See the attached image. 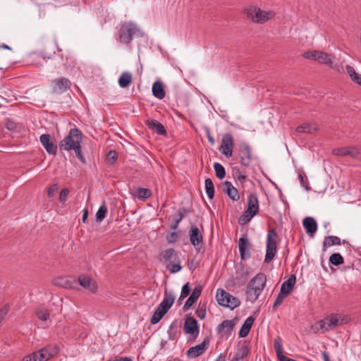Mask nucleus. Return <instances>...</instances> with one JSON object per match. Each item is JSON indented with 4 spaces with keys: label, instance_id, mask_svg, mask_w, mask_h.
<instances>
[{
    "label": "nucleus",
    "instance_id": "1",
    "mask_svg": "<svg viewBox=\"0 0 361 361\" xmlns=\"http://www.w3.org/2000/svg\"><path fill=\"white\" fill-rule=\"evenodd\" d=\"M82 134L77 128H71L68 134L59 142V147L61 151H74L77 158L82 163L86 164V159L82 152Z\"/></svg>",
    "mask_w": 361,
    "mask_h": 361
},
{
    "label": "nucleus",
    "instance_id": "2",
    "mask_svg": "<svg viewBox=\"0 0 361 361\" xmlns=\"http://www.w3.org/2000/svg\"><path fill=\"white\" fill-rule=\"evenodd\" d=\"M144 33L132 22H125L116 34V40L124 44L131 42L133 37H142Z\"/></svg>",
    "mask_w": 361,
    "mask_h": 361
},
{
    "label": "nucleus",
    "instance_id": "3",
    "mask_svg": "<svg viewBox=\"0 0 361 361\" xmlns=\"http://www.w3.org/2000/svg\"><path fill=\"white\" fill-rule=\"evenodd\" d=\"M159 261L166 263V268L171 274H176L182 269L178 252L173 248L163 250L159 255Z\"/></svg>",
    "mask_w": 361,
    "mask_h": 361
},
{
    "label": "nucleus",
    "instance_id": "4",
    "mask_svg": "<svg viewBox=\"0 0 361 361\" xmlns=\"http://www.w3.org/2000/svg\"><path fill=\"white\" fill-rule=\"evenodd\" d=\"M259 212V202L257 196L252 193L247 199V208L244 213L239 217L238 223L240 225H245L250 221Z\"/></svg>",
    "mask_w": 361,
    "mask_h": 361
},
{
    "label": "nucleus",
    "instance_id": "5",
    "mask_svg": "<svg viewBox=\"0 0 361 361\" xmlns=\"http://www.w3.org/2000/svg\"><path fill=\"white\" fill-rule=\"evenodd\" d=\"M247 17L253 22L262 24L272 18L275 13L272 11H262L259 8L250 6L246 10Z\"/></svg>",
    "mask_w": 361,
    "mask_h": 361
},
{
    "label": "nucleus",
    "instance_id": "6",
    "mask_svg": "<svg viewBox=\"0 0 361 361\" xmlns=\"http://www.w3.org/2000/svg\"><path fill=\"white\" fill-rule=\"evenodd\" d=\"M302 56L305 59L317 61L319 63H322L332 68L336 69L338 71H339L338 65H334L332 61L333 56L326 52L312 50L305 51Z\"/></svg>",
    "mask_w": 361,
    "mask_h": 361
},
{
    "label": "nucleus",
    "instance_id": "7",
    "mask_svg": "<svg viewBox=\"0 0 361 361\" xmlns=\"http://www.w3.org/2000/svg\"><path fill=\"white\" fill-rule=\"evenodd\" d=\"M216 299L219 305L229 307L231 310H233L240 305V301L238 298L223 289L217 290Z\"/></svg>",
    "mask_w": 361,
    "mask_h": 361
},
{
    "label": "nucleus",
    "instance_id": "8",
    "mask_svg": "<svg viewBox=\"0 0 361 361\" xmlns=\"http://www.w3.org/2000/svg\"><path fill=\"white\" fill-rule=\"evenodd\" d=\"M276 231L274 229L270 230L267 236L264 263H269L275 257L276 253Z\"/></svg>",
    "mask_w": 361,
    "mask_h": 361
},
{
    "label": "nucleus",
    "instance_id": "9",
    "mask_svg": "<svg viewBox=\"0 0 361 361\" xmlns=\"http://www.w3.org/2000/svg\"><path fill=\"white\" fill-rule=\"evenodd\" d=\"M341 324V316L336 314H331L317 322L319 329L322 333L332 330Z\"/></svg>",
    "mask_w": 361,
    "mask_h": 361
},
{
    "label": "nucleus",
    "instance_id": "10",
    "mask_svg": "<svg viewBox=\"0 0 361 361\" xmlns=\"http://www.w3.org/2000/svg\"><path fill=\"white\" fill-rule=\"evenodd\" d=\"M238 156L240 157V163L243 167H248L252 161V152L250 145L242 142L238 146Z\"/></svg>",
    "mask_w": 361,
    "mask_h": 361
},
{
    "label": "nucleus",
    "instance_id": "11",
    "mask_svg": "<svg viewBox=\"0 0 361 361\" xmlns=\"http://www.w3.org/2000/svg\"><path fill=\"white\" fill-rule=\"evenodd\" d=\"M51 85L54 94H62L70 89L71 82L68 78H60L52 80Z\"/></svg>",
    "mask_w": 361,
    "mask_h": 361
},
{
    "label": "nucleus",
    "instance_id": "12",
    "mask_svg": "<svg viewBox=\"0 0 361 361\" xmlns=\"http://www.w3.org/2000/svg\"><path fill=\"white\" fill-rule=\"evenodd\" d=\"M39 56H40L45 61H47V59H51V62L54 69H59L61 67H63L64 70H68L69 67L71 66V63L68 61L69 58L66 56L64 59L63 54L60 55L59 56H55L52 58L49 56H47L42 51L39 54Z\"/></svg>",
    "mask_w": 361,
    "mask_h": 361
},
{
    "label": "nucleus",
    "instance_id": "13",
    "mask_svg": "<svg viewBox=\"0 0 361 361\" xmlns=\"http://www.w3.org/2000/svg\"><path fill=\"white\" fill-rule=\"evenodd\" d=\"M189 237L190 243L195 247L197 251H200L203 247V235L199 228L192 225L189 230Z\"/></svg>",
    "mask_w": 361,
    "mask_h": 361
},
{
    "label": "nucleus",
    "instance_id": "14",
    "mask_svg": "<svg viewBox=\"0 0 361 361\" xmlns=\"http://www.w3.org/2000/svg\"><path fill=\"white\" fill-rule=\"evenodd\" d=\"M233 137L232 135L226 133L222 137L219 150L226 157L229 158L233 154Z\"/></svg>",
    "mask_w": 361,
    "mask_h": 361
},
{
    "label": "nucleus",
    "instance_id": "15",
    "mask_svg": "<svg viewBox=\"0 0 361 361\" xmlns=\"http://www.w3.org/2000/svg\"><path fill=\"white\" fill-rule=\"evenodd\" d=\"M209 345V338L208 336H206L201 343L190 348L185 354L188 358H196L205 352Z\"/></svg>",
    "mask_w": 361,
    "mask_h": 361
},
{
    "label": "nucleus",
    "instance_id": "16",
    "mask_svg": "<svg viewBox=\"0 0 361 361\" xmlns=\"http://www.w3.org/2000/svg\"><path fill=\"white\" fill-rule=\"evenodd\" d=\"M39 141L49 154L56 155L57 154L58 147L56 145H54L51 135L48 133L41 135Z\"/></svg>",
    "mask_w": 361,
    "mask_h": 361
},
{
    "label": "nucleus",
    "instance_id": "17",
    "mask_svg": "<svg viewBox=\"0 0 361 361\" xmlns=\"http://www.w3.org/2000/svg\"><path fill=\"white\" fill-rule=\"evenodd\" d=\"M183 330L185 334L196 338L199 334V326L197 320L193 317H187L185 319Z\"/></svg>",
    "mask_w": 361,
    "mask_h": 361
},
{
    "label": "nucleus",
    "instance_id": "18",
    "mask_svg": "<svg viewBox=\"0 0 361 361\" xmlns=\"http://www.w3.org/2000/svg\"><path fill=\"white\" fill-rule=\"evenodd\" d=\"M175 298L176 296L173 290H168L166 289L164 299L157 307L166 313L173 305Z\"/></svg>",
    "mask_w": 361,
    "mask_h": 361
},
{
    "label": "nucleus",
    "instance_id": "19",
    "mask_svg": "<svg viewBox=\"0 0 361 361\" xmlns=\"http://www.w3.org/2000/svg\"><path fill=\"white\" fill-rule=\"evenodd\" d=\"M53 283L54 286L70 289L75 288L77 285V282L75 279H71L68 276L57 277L54 279Z\"/></svg>",
    "mask_w": 361,
    "mask_h": 361
},
{
    "label": "nucleus",
    "instance_id": "20",
    "mask_svg": "<svg viewBox=\"0 0 361 361\" xmlns=\"http://www.w3.org/2000/svg\"><path fill=\"white\" fill-rule=\"evenodd\" d=\"M79 284L83 288L88 289L92 293H95L98 289L97 283L87 275H81L78 277Z\"/></svg>",
    "mask_w": 361,
    "mask_h": 361
},
{
    "label": "nucleus",
    "instance_id": "21",
    "mask_svg": "<svg viewBox=\"0 0 361 361\" xmlns=\"http://www.w3.org/2000/svg\"><path fill=\"white\" fill-rule=\"evenodd\" d=\"M302 225L305 229L307 234L313 237L317 231V223L313 217H305L302 221Z\"/></svg>",
    "mask_w": 361,
    "mask_h": 361
},
{
    "label": "nucleus",
    "instance_id": "22",
    "mask_svg": "<svg viewBox=\"0 0 361 361\" xmlns=\"http://www.w3.org/2000/svg\"><path fill=\"white\" fill-rule=\"evenodd\" d=\"M202 286L201 285H197L192 290L191 295L186 300L185 305H183V310H188L200 298L202 292Z\"/></svg>",
    "mask_w": 361,
    "mask_h": 361
},
{
    "label": "nucleus",
    "instance_id": "23",
    "mask_svg": "<svg viewBox=\"0 0 361 361\" xmlns=\"http://www.w3.org/2000/svg\"><path fill=\"white\" fill-rule=\"evenodd\" d=\"M267 282V276L263 273L257 274L254 278H252L250 283L261 293L264 290Z\"/></svg>",
    "mask_w": 361,
    "mask_h": 361
},
{
    "label": "nucleus",
    "instance_id": "24",
    "mask_svg": "<svg viewBox=\"0 0 361 361\" xmlns=\"http://www.w3.org/2000/svg\"><path fill=\"white\" fill-rule=\"evenodd\" d=\"M296 283V276L295 274H291L288 279L283 282L281 286V294L289 295L293 291L295 284Z\"/></svg>",
    "mask_w": 361,
    "mask_h": 361
},
{
    "label": "nucleus",
    "instance_id": "25",
    "mask_svg": "<svg viewBox=\"0 0 361 361\" xmlns=\"http://www.w3.org/2000/svg\"><path fill=\"white\" fill-rule=\"evenodd\" d=\"M223 184L224 186L223 191L226 193L228 197L233 201H238L240 198L238 190L233 187L230 181L226 180Z\"/></svg>",
    "mask_w": 361,
    "mask_h": 361
},
{
    "label": "nucleus",
    "instance_id": "26",
    "mask_svg": "<svg viewBox=\"0 0 361 361\" xmlns=\"http://www.w3.org/2000/svg\"><path fill=\"white\" fill-rule=\"evenodd\" d=\"M146 125L150 129L156 132L159 135H166V130L164 126L157 120H150L146 121Z\"/></svg>",
    "mask_w": 361,
    "mask_h": 361
},
{
    "label": "nucleus",
    "instance_id": "27",
    "mask_svg": "<svg viewBox=\"0 0 361 361\" xmlns=\"http://www.w3.org/2000/svg\"><path fill=\"white\" fill-rule=\"evenodd\" d=\"M41 361H47L56 353V349L52 346H46L38 350Z\"/></svg>",
    "mask_w": 361,
    "mask_h": 361
},
{
    "label": "nucleus",
    "instance_id": "28",
    "mask_svg": "<svg viewBox=\"0 0 361 361\" xmlns=\"http://www.w3.org/2000/svg\"><path fill=\"white\" fill-rule=\"evenodd\" d=\"M254 322H255V318L252 317V316L247 317L245 319V321L244 322L243 324L242 325V326L238 332L239 337L245 338L248 335V334L253 325Z\"/></svg>",
    "mask_w": 361,
    "mask_h": 361
},
{
    "label": "nucleus",
    "instance_id": "29",
    "mask_svg": "<svg viewBox=\"0 0 361 361\" xmlns=\"http://www.w3.org/2000/svg\"><path fill=\"white\" fill-rule=\"evenodd\" d=\"M152 90L153 95L156 98L159 99H162L164 98L166 93L164 88V84L162 82L156 81L155 82H154Z\"/></svg>",
    "mask_w": 361,
    "mask_h": 361
},
{
    "label": "nucleus",
    "instance_id": "30",
    "mask_svg": "<svg viewBox=\"0 0 361 361\" xmlns=\"http://www.w3.org/2000/svg\"><path fill=\"white\" fill-rule=\"evenodd\" d=\"M250 353V348L247 345H240L236 350L234 356L231 360V361H240L243 358L246 357Z\"/></svg>",
    "mask_w": 361,
    "mask_h": 361
},
{
    "label": "nucleus",
    "instance_id": "31",
    "mask_svg": "<svg viewBox=\"0 0 361 361\" xmlns=\"http://www.w3.org/2000/svg\"><path fill=\"white\" fill-rule=\"evenodd\" d=\"M245 294H246L247 300L253 302L257 300V298L260 295L261 293L259 291H258L253 286V285L249 282V283L247 284V288H246Z\"/></svg>",
    "mask_w": 361,
    "mask_h": 361
},
{
    "label": "nucleus",
    "instance_id": "32",
    "mask_svg": "<svg viewBox=\"0 0 361 361\" xmlns=\"http://www.w3.org/2000/svg\"><path fill=\"white\" fill-rule=\"evenodd\" d=\"M341 244V239L335 235H329L324 238L322 243V250L326 251V248L333 245H340Z\"/></svg>",
    "mask_w": 361,
    "mask_h": 361
},
{
    "label": "nucleus",
    "instance_id": "33",
    "mask_svg": "<svg viewBox=\"0 0 361 361\" xmlns=\"http://www.w3.org/2000/svg\"><path fill=\"white\" fill-rule=\"evenodd\" d=\"M235 325V323L233 320H224L219 326H217V331L221 332L224 329H226V331L227 334H231V331L234 328Z\"/></svg>",
    "mask_w": 361,
    "mask_h": 361
},
{
    "label": "nucleus",
    "instance_id": "34",
    "mask_svg": "<svg viewBox=\"0 0 361 361\" xmlns=\"http://www.w3.org/2000/svg\"><path fill=\"white\" fill-rule=\"evenodd\" d=\"M132 82V74L129 72H123L118 79V85L121 87H126Z\"/></svg>",
    "mask_w": 361,
    "mask_h": 361
},
{
    "label": "nucleus",
    "instance_id": "35",
    "mask_svg": "<svg viewBox=\"0 0 361 361\" xmlns=\"http://www.w3.org/2000/svg\"><path fill=\"white\" fill-rule=\"evenodd\" d=\"M205 191L209 200H212L214 196V186L212 179L207 178L204 181Z\"/></svg>",
    "mask_w": 361,
    "mask_h": 361
},
{
    "label": "nucleus",
    "instance_id": "36",
    "mask_svg": "<svg viewBox=\"0 0 361 361\" xmlns=\"http://www.w3.org/2000/svg\"><path fill=\"white\" fill-rule=\"evenodd\" d=\"M329 264L334 266H339L344 263L343 257L340 253H333L329 257Z\"/></svg>",
    "mask_w": 361,
    "mask_h": 361
},
{
    "label": "nucleus",
    "instance_id": "37",
    "mask_svg": "<svg viewBox=\"0 0 361 361\" xmlns=\"http://www.w3.org/2000/svg\"><path fill=\"white\" fill-rule=\"evenodd\" d=\"M233 176L236 178L241 184H243L247 180V176L245 173H243L239 168H234L233 169Z\"/></svg>",
    "mask_w": 361,
    "mask_h": 361
},
{
    "label": "nucleus",
    "instance_id": "38",
    "mask_svg": "<svg viewBox=\"0 0 361 361\" xmlns=\"http://www.w3.org/2000/svg\"><path fill=\"white\" fill-rule=\"evenodd\" d=\"M37 318L42 321L46 322L49 318V312L47 309L44 307L37 308L35 310Z\"/></svg>",
    "mask_w": 361,
    "mask_h": 361
},
{
    "label": "nucleus",
    "instance_id": "39",
    "mask_svg": "<svg viewBox=\"0 0 361 361\" xmlns=\"http://www.w3.org/2000/svg\"><path fill=\"white\" fill-rule=\"evenodd\" d=\"M296 130L298 133H312L317 130V127L315 126H312L309 123H305L298 126Z\"/></svg>",
    "mask_w": 361,
    "mask_h": 361
},
{
    "label": "nucleus",
    "instance_id": "40",
    "mask_svg": "<svg viewBox=\"0 0 361 361\" xmlns=\"http://www.w3.org/2000/svg\"><path fill=\"white\" fill-rule=\"evenodd\" d=\"M166 312L163 310H160L159 308L157 307L152 317H151L150 322L152 324H157L162 317L165 315Z\"/></svg>",
    "mask_w": 361,
    "mask_h": 361
},
{
    "label": "nucleus",
    "instance_id": "41",
    "mask_svg": "<svg viewBox=\"0 0 361 361\" xmlns=\"http://www.w3.org/2000/svg\"><path fill=\"white\" fill-rule=\"evenodd\" d=\"M167 334L169 336V339L171 341H176L177 334H178V330H177V324L175 322H172L171 325L169 327V329L167 331Z\"/></svg>",
    "mask_w": 361,
    "mask_h": 361
},
{
    "label": "nucleus",
    "instance_id": "42",
    "mask_svg": "<svg viewBox=\"0 0 361 361\" xmlns=\"http://www.w3.org/2000/svg\"><path fill=\"white\" fill-rule=\"evenodd\" d=\"M216 176L219 179H223L226 176V171L224 166L219 163L214 164Z\"/></svg>",
    "mask_w": 361,
    "mask_h": 361
},
{
    "label": "nucleus",
    "instance_id": "43",
    "mask_svg": "<svg viewBox=\"0 0 361 361\" xmlns=\"http://www.w3.org/2000/svg\"><path fill=\"white\" fill-rule=\"evenodd\" d=\"M107 213V207L104 202L103 204L99 207L96 214L97 221L101 222L106 216Z\"/></svg>",
    "mask_w": 361,
    "mask_h": 361
},
{
    "label": "nucleus",
    "instance_id": "44",
    "mask_svg": "<svg viewBox=\"0 0 361 361\" xmlns=\"http://www.w3.org/2000/svg\"><path fill=\"white\" fill-rule=\"evenodd\" d=\"M138 199L145 200L152 195V191L147 188H138L137 189Z\"/></svg>",
    "mask_w": 361,
    "mask_h": 361
},
{
    "label": "nucleus",
    "instance_id": "45",
    "mask_svg": "<svg viewBox=\"0 0 361 361\" xmlns=\"http://www.w3.org/2000/svg\"><path fill=\"white\" fill-rule=\"evenodd\" d=\"M175 216H176V218H174L173 222L170 226L171 229H172V230H176L178 228L179 223L184 218V214H183L181 211H178L175 214Z\"/></svg>",
    "mask_w": 361,
    "mask_h": 361
},
{
    "label": "nucleus",
    "instance_id": "46",
    "mask_svg": "<svg viewBox=\"0 0 361 361\" xmlns=\"http://www.w3.org/2000/svg\"><path fill=\"white\" fill-rule=\"evenodd\" d=\"M288 296V295L281 294V291L280 290L279 293L278 294L274 303L272 306V309L274 310H276L283 302L284 299Z\"/></svg>",
    "mask_w": 361,
    "mask_h": 361
},
{
    "label": "nucleus",
    "instance_id": "47",
    "mask_svg": "<svg viewBox=\"0 0 361 361\" xmlns=\"http://www.w3.org/2000/svg\"><path fill=\"white\" fill-rule=\"evenodd\" d=\"M117 153L115 150H110L106 154V161L109 164H114L117 160Z\"/></svg>",
    "mask_w": 361,
    "mask_h": 361
},
{
    "label": "nucleus",
    "instance_id": "48",
    "mask_svg": "<svg viewBox=\"0 0 361 361\" xmlns=\"http://www.w3.org/2000/svg\"><path fill=\"white\" fill-rule=\"evenodd\" d=\"M249 241L246 237L242 236L239 238L238 240V247H239V252H242L243 253L244 249H248L249 248Z\"/></svg>",
    "mask_w": 361,
    "mask_h": 361
},
{
    "label": "nucleus",
    "instance_id": "49",
    "mask_svg": "<svg viewBox=\"0 0 361 361\" xmlns=\"http://www.w3.org/2000/svg\"><path fill=\"white\" fill-rule=\"evenodd\" d=\"M38 351L33 352L32 353L24 357L23 361H41Z\"/></svg>",
    "mask_w": 361,
    "mask_h": 361
},
{
    "label": "nucleus",
    "instance_id": "50",
    "mask_svg": "<svg viewBox=\"0 0 361 361\" xmlns=\"http://www.w3.org/2000/svg\"><path fill=\"white\" fill-rule=\"evenodd\" d=\"M347 156L356 158L360 154L359 149L355 147H347Z\"/></svg>",
    "mask_w": 361,
    "mask_h": 361
},
{
    "label": "nucleus",
    "instance_id": "51",
    "mask_svg": "<svg viewBox=\"0 0 361 361\" xmlns=\"http://www.w3.org/2000/svg\"><path fill=\"white\" fill-rule=\"evenodd\" d=\"M190 289L189 286V283H186L181 288V292L180 295V299L185 298L190 293Z\"/></svg>",
    "mask_w": 361,
    "mask_h": 361
},
{
    "label": "nucleus",
    "instance_id": "52",
    "mask_svg": "<svg viewBox=\"0 0 361 361\" xmlns=\"http://www.w3.org/2000/svg\"><path fill=\"white\" fill-rule=\"evenodd\" d=\"M178 235L176 232H171L166 235V240L169 243H174L178 240Z\"/></svg>",
    "mask_w": 361,
    "mask_h": 361
},
{
    "label": "nucleus",
    "instance_id": "53",
    "mask_svg": "<svg viewBox=\"0 0 361 361\" xmlns=\"http://www.w3.org/2000/svg\"><path fill=\"white\" fill-rule=\"evenodd\" d=\"M68 194H69V190L67 188H63L61 190L60 195H59V201L62 204H64L66 202L67 197H68Z\"/></svg>",
    "mask_w": 361,
    "mask_h": 361
},
{
    "label": "nucleus",
    "instance_id": "54",
    "mask_svg": "<svg viewBox=\"0 0 361 361\" xmlns=\"http://www.w3.org/2000/svg\"><path fill=\"white\" fill-rule=\"evenodd\" d=\"M347 147L334 149L333 153L336 156H347Z\"/></svg>",
    "mask_w": 361,
    "mask_h": 361
},
{
    "label": "nucleus",
    "instance_id": "55",
    "mask_svg": "<svg viewBox=\"0 0 361 361\" xmlns=\"http://www.w3.org/2000/svg\"><path fill=\"white\" fill-rule=\"evenodd\" d=\"M195 314L197 317L200 319H203L206 316V308L205 307H200L195 311Z\"/></svg>",
    "mask_w": 361,
    "mask_h": 361
},
{
    "label": "nucleus",
    "instance_id": "56",
    "mask_svg": "<svg viewBox=\"0 0 361 361\" xmlns=\"http://www.w3.org/2000/svg\"><path fill=\"white\" fill-rule=\"evenodd\" d=\"M346 71L352 80L353 77H355V75L358 74L355 72V69L350 65L346 66Z\"/></svg>",
    "mask_w": 361,
    "mask_h": 361
},
{
    "label": "nucleus",
    "instance_id": "57",
    "mask_svg": "<svg viewBox=\"0 0 361 361\" xmlns=\"http://www.w3.org/2000/svg\"><path fill=\"white\" fill-rule=\"evenodd\" d=\"M243 251V253L242 252H240V258L242 260L247 259L251 257L250 252L249 251V248L244 249Z\"/></svg>",
    "mask_w": 361,
    "mask_h": 361
},
{
    "label": "nucleus",
    "instance_id": "58",
    "mask_svg": "<svg viewBox=\"0 0 361 361\" xmlns=\"http://www.w3.org/2000/svg\"><path fill=\"white\" fill-rule=\"evenodd\" d=\"M58 186L56 184L52 185L49 187L48 190V196L52 197L54 194V192L57 190Z\"/></svg>",
    "mask_w": 361,
    "mask_h": 361
},
{
    "label": "nucleus",
    "instance_id": "59",
    "mask_svg": "<svg viewBox=\"0 0 361 361\" xmlns=\"http://www.w3.org/2000/svg\"><path fill=\"white\" fill-rule=\"evenodd\" d=\"M298 178L300 180L301 185L303 186L306 190H309L310 188H309L308 185L306 184L305 180V178L303 177V176L302 174H299Z\"/></svg>",
    "mask_w": 361,
    "mask_h": 361
},
{
    "label": "nucleus",
    "instance_id": "60",
    "mask_svg": "<svg viewBox=\"0 0 361 361\" xmlns=\"http://www.w3.org/2000/svg\"><path fill=\"white\" fill-rule=\"evenodd\" d=\"M8 309H9V307L8 306H6V305L4 306V307H2L0 310V316L4 318L6 315V314L8 313Z\"/></svg>",
    "mask_w": 361,
    "mask_h": 361
},
{
    "label": "nucleus",
    "instance_id": "61",
    "mask_svg": "<svg viewBox=\"0 0 361 361\" xmlns=\"http://www.w3.org/2000/svg\"><path fill=\"white\" fill-rule=\"evenodd\" d=\"M88 214H89V212H88V209H85L83 210V214H82V221L83 223H85L86 222V220L88 217Z\"/></svg>",
    "mask_w": 361,
    "mask_h": 361
},
{
    "label": "nucleus",
    "instance_id": "62",
    "mask_svg": "<svg viewBox=\"0 0 361 361\" xmlns=\"http://www.w3.org/2000/svg\"><path fill=\"white\" fill-rule=\"evenodd\" d=\"M207 137L208 139L209 142L211 145H214L215 139L210 135L209 130H207Z\"/></svg>",
    "mask_w": 361,
    "mask_h": 361
},
{
    "label": "nucleus",
    "instance_id": "63",
    "mask_svg": "<svg viewBox=\"0 0 361 361\" xmlns=\"http://www.w3.org/2000/svg\"><path fill=\"white\" fill-rule=\"evenodd\" d=\"M353 80L361 86V75L357 74L355 77L353 78Z\"/></svg>",
    "mask_w": 361,
    "mask_h": 361
},
{
    "label": "nucleus",
    "instance_id": "64",
    "mask_svg": "<svg viewBox=\"0 0 361 361\" xmlns=\"http://www.w3.org/2000/svg\"><path fill=\"white\" fill-rule=\"evenodd\" d=\"M109 361H132V359L129 357H121L118 359H116L114 360H109Z\"/></svg>",
    "mask_w": 361,
    "mask_h": 361
}]
</instances>
